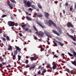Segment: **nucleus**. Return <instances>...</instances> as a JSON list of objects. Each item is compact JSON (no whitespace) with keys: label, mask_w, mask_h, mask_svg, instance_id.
<instances>
[{"label":"nucleus","mask_w":76,"mask_h":76,"mask_svg":"<svg viewBox=\"0 0 76 76\" xmlns=\"http://www.w3.org/2000/svg\"><path fill=\"white\" fill-rule=\"evenodd\" d=\"M30 67V66L29 65H26L25 66V67H26V68H28V67Z\"/></svg>","instance_id":"obj_46"},{"label":"nucleus","mask_w":76,"mask_h":76,"mask_svg":"<svg viewBox=\"0 0 76 76\" xmlns=\"http://www.w3.org/2000/svg\"><path fill=\"white\" fill-rule=\"evenodd\" d=\"M15 48H16V50H18V51L19 53H21V49L20 48L18 47L17 46H15Z\"/></svg>","instance_id":"obj_11"},{"label":"nucleus","mask_w":76,"mask_h":76,"mask_svg":"<svg viewBox=\"0 0 76 76\" xmlns=\"http://www.w3.org/2000/svg\"><path fill=\"white\" fill-rule=\"evenodd\" d=\"M48 26H51V24L50 23H49Z\"/></svg>","instance_id":"obj_61"},{"label":"nucleus","mask_w":76,"mask_h":76,"mask_svg":"<svg viewBox=\"0 0 76 76\" xmlns=\"http://www.w3.org/2000/svg\"><path fill=\"white\" fill-rule=\"evenodd\" d=\"M59 33H61V32H62V31H61V30H59Z\"/></svg>","instance_id":"obj_56"},{"label":"nucleus","mask_w":76,"mask_h":76,"mask_svg":"<svg viewBox=\"0 0 76 76\" xmlns=\"http://www.w3.org/2000/svg\"><path fill=\"white\" fill-rule=\"evenodd\" d=\"M34 39H38V38H37V36L35 35H34Z\"/></svg>","instance_id":"obj_41"},{"label":"nucleus","mask_w":76,"mask_h":76,"mask_svg":"<svg viewBox=\"0 0 76 76\" xmlns=\"http://www.w3.org/2000/svg\"><path fill=\"white\" fill-rule=\"evenodd\" d=\"M70 73L71 74H72V75H76V72L73 70H72L70 71Z\"/></svg>","instance_id":"obj_16"},{"label":"nucleus","mask_w":76,"mask_h":76,"mask_svg":"<svg viewBox=\"0 0 76 76\" xmlns=\"http://www.w3.org/2000/svg\"><path fill=\"white\" fill-rule=\"evenodd\" d=\"M40 74H41V71H40V70H39L38 72V74L40 75Z\"/></svg>","instance_id":"obj_50"},{"label":"nucleus","mask_w":76,"mask_h":76,"mask_svg":"<svg viewBox=\"0 0 76 76\" xmlns=\"http://www.w3.org/2000/svg\"><path fill=\"white\" fill-rule=\"evenodd\" d=\"M10 1H11V2H12V3H16V2L14 0H10Z\"/></svg>","instance_id":"obj_36"},{"label":"nucleus","mask_w":76,"mask_h":76,"mask_svg":"<svg viewBox=\"0 0 76 76\" xmlns=\"http://www.w3.org/2000/svg\"><path fill=\"white\" fill-rule=\"evenodd\" d=\"M26 24H22L21 25V26L22 27V28H23V29H25V27L26 26Z\"/></svg>","instance_id":"obj_21"},{"label":"nucleus","mask_w":76,"mask_h":76,"mask_svg":"<svg viewBox=\"0 0 76 76\" xmlns=\"http://www.w3.org/2000/svg\"><path fill=\"white\" fill-rule=\"evenodd\" d=\"M8 47H9V48L8 49V50H10L11 51H12L13 48H12V46L10 45H9Z\"/></svg>","instance_id":"obj_15"},{"label":"nucleus","mask_w":76,"mask_h":76,"mask_svg":"<svg viewBox=\"0 0 76 76\" xmlns=\"http://www.w3.org/2000/svg\"><path fill=\"white\" fill-rule=\"evenodd\" d=\"M28 10L30 11V12H32V10H33V9H32L30 8L28 9Z\"/></svg>","instance_id":"obj_35"},{"label":"nucleus","mask_w":76,"mask_h":76,"mask_svg":"<svg viewBox=\"0 0 76 76\" xmlns=\"http://www.w3.org/2000/svg\"><path fill=\"white\" fill-rule=\"evenodd\" d=\"M7 16V15H2V16L1 18H4V17H6Z\"/></svg>","instance_id":"obj_38"},{"label":"nucleus","mask_w":76,"mask_h":76,"mask_svg":"<svg viewBox=\"0 0 76 76\" xmlns=\"http://www.w3.org/2000/svg\"><path fill=\"white\" fill-rule=\"evenodd\" d=\"M26 1H27L25 0H23V3H24L25 5H26V3L27 4V2H26Z\"/></svg>","instance_id":"obj_29"},{"label":"nucleus","mask_w":76,"mask_h":76,"mask_svg":"<svg viewBox=\"0 0 76 76\" xmlns=\"http://www.w3.org/2000/svg\"><path fill=\"white\" fill-rule=\"evenodd\" d=\"M34 58H35V57H31V58H30L31 61H33Z\"/></svg>","instance_id":"obj_33"},{"label":"nucleus","mask_w":76,"mask_h":76,"mask_svg":"<svg viewBox=\"0 0 76 76\" xmlns=\"http://www.w3.org/2000/svg\"><path fill=\"white\" fill-rule=\"evenodd\" d=\"M74 9H76V4H75V5Z\"/></svg>","instance_id":"obj_64"},{"label":"nucleus","mask_w":76,"mask_h":76,"mask_svg":"<svg viewBox=\"0 0 76 76\" xmlns=\"http://www.w3.org/2000/svg\"><path fill=\"white\" fill-rule=\"evenodd\" d=\"M40 48H41V50H40L41 51H43L44 50V48H42V47H41Z\"/></svg>","instance_id":"obj_32"},{"label":"nucleus","mask_w":76,"mask_h":76,"mask_svg":"<svg viewBox=\"0 0 76 76\" xmlns=\"http://www.w3.org/2000/svg\"><path fill=\"white\" fill-rule=\"evenodd\" d=\"M12 56V59L13 60H15L16 59V55L14 54V55H11V56Z\"/></svg>","instance_id":"obj_18"},{"label":"nucleus","mask_w":76,"mask_h":76,"mask_svg":"<svg viewBox=\"0 0 76 76\" xmlns=\"http://www.w3.org/2000/svg\"><path fill=\"white\" fill-rule=\"evenodd\" d=\"M15 22L13 21H9L8 23L9 26H15Z\"/></svg>","instance_id":"obj_2"},{"label":"nucleus","mask_w":76,"mask_h":76,"mask_svg":"<svg viewBox=\"0 0 76 76\" xmlns=\"http://www.w3.org/2000/svg\"><path fill=\"white\" fill-rule=\"evenodd\" d=\"M28 60H26L25 62L26 64H28Z\"/></svg>","instance_id":"obj_47"},{"label":"nucleus","mask_w":76,"mask_h":76,"mask_svg":"<svg viewBox=\"0 0 76 76\" xmlns=\"http://www.w3.org/2000/svg\"><path fill=\"white\" fill-rule=\"evenodd\" d=\"M65 6L66 7H67L68 6V3L67 2H66L65 4Z\"/></svg>","instance_id":"obj_43"},{"label":"nucleus","mask_w":76,"mask_h":76,"mask_svg":"<svg viewBox=\"0 0 76 76\" xmlns=\"http://www.w3.org/2000/svg\"><path fill=\"white\" fill-rule=\"evenodd\" d=\"M7 5L9 6L11 8V9H13V8L12 6H13V5L9 3H7Z\"/></svg>","instance_id":"obj_14"},{"label":"nucleus","mask_w":76,"mask_h":76,"mask_svg":"<svg viewBox=\"0 0 76 76\" xmlns=\"http://www.w3.org/2000/svg\"><path fill=\"white\" fill-rule=\"evenodd\" d=\"M6 38L7 39V40H8V41H10V39L9 36H7Z\"/></svg>","instance_id":"obj_42"},{"label":"nucleus","mask_w":76,"mask_h":76,"mask_svg":"<svg viewBox=\"0 0 76 76\" xmlns=\"http://www.w3.org/2000/svg\"><path fill=\"white\" fill-rule=\"evenodd\" d=\"M27 4L28 7H31H31L33 8V9H34V8H35V6L34 5H33L31 6V3L29 1L27 2Z\"/></svg>","instance_id":"obj_1"},{"label":"nucleus","mask_w":76,"mask_h":76,"mask_svg":"<svg viewBox=\"0 0 76 76\" xmlns=\"http://www.w3.org/2000/svg\"><path fill=\"white\" fill-rule=\"evenodd\" d=\"M49 21L50 22L52 23V25H53L55 27H57V26H56V24H55V23H54L53 21L51 20H49Z\"/></svg>","instance_id":"obj_12"},{"label":"nucleus","mask_w":76,"mask_h":76,"mask_svg":"<svg viewBox=\"0 0 76 76\" xmlns=\"http://www.w3.org/2000/svg\"><path fill=\"white\" fill-rule=\"evenodd\" d=\"M44 33L42 31H39L38 34V35L40 37H42L44 35Z\"/></svg>","instance_id":"obj_9"},{"label":"nucleus","mask_w":76,"mask_h":76,"mask_svg":"<svg viewBox=\"0 0 76 76\" xmlns=\"http://www.w3.org/2000/svg\"><path fill=\"white\" fill-rule=\"evenodd\" d=\"M66 71L68 72V73H69L70 72V70L68 69H65Z\"/></svg>","instance_id":"obj_37"},{"label":"nucleus","mask_w":76,"mask_h":76,"mask_svg":"<svg viewBox=\"0 0 76 76\" xmlns=\"http://www.w3.org/2000/svg\"><path fill=\"white\" fill-rule=\"evenodd\" d=\"M36 9L37 12H39V9L38 8H37V9Z\"/></svg>","instance_id":"obj_58"},{"label":"nucleus","mask_w":76,"mask_h":76,"mask_svg":"<svg viewBox=\"0 0 76 76\" xmlns=\"http://www.w3.org/2000/svg\"><path fill=\"white\" fill-rule=\"evenodd\" d=\"M33 28L34 29V30L36 31H37V32H38V30H37V28H36V27H35V26L34 25H33Z\"/></svg>","instance_id":"obj_20"},{"label":"nucleus","mask_w":76,"mask_h":76,"mask_svg":"<svg viewBox=\"0 0 76 76\" xmlns=\"http://www.w3.org/2000/svg\"><path fill=\"white\" fill-rule=\"evenodd\" d=\"M18 61H20V59L21 58V56L19 55H18Z\"/></svg>","instance_id":"obj_24"},{"label":"nucleus","mask_w":76,"mask_h":76,"mask_svg":"<svg viewBox=\"0 0 76 76\" xmlns=\"http://www.w3.org/2000/svg\"><path fill=\"white\" fill-rule=\"evenodd\" d=\"M14 52V54L15 55H17V54H18V50H16L15 51H14L13 52Z\"/></svg>","instance_id":"obj_23"},{"label":"nucleus","mask_w":76,"mask_h":76,"mask_svg":"<svg viewBox=\"0 0 76 76\" xmlns=\"http://www.w3.org/2000/svg\"><path fill=\"white\" fill-rule=\"evenodd\" d=\"M47 67H48V68H49L50 69V70H52V69H53V68H52V67H51L50 65L48 64Z\"/></svg>","instance_id":"obj_19"},{"label":"nucleus","mask_w":76,"mask_h":76,"mask_svg":"<svg viewBox=\"0 0 76 76\" xmlns=\"http://www.w3.org/2000/svg\"><path fill=\"white\" fill-rule=\"evenodd\" d=\"M46 69H43V70L42 71V73H45L46 72Z\"/></svg>","instance_id":"obj_34"},{"label":"nucleus","mask_w":76,"mask_h":76,"mask_svg":"<svg viewBox=\"0 0 76 76\" xmlns=\"http://www.w3.org/2000/svg\"><path fill=\"white\" fill-rule=\"evenodd\" d=\"M52 31L53 32V33H54V34H56L57 32L56 31L54 30H53Z\"/></svg>","instance_id":"obj_31"},{"label":"nucleus","mask_w":76,"mask_h":76,"mask_svg":"<svg viewBox=\"0 0 76 76\" xmlns=\"http://www.w3.org/2000/svg\"><path fill=\"white\" fill-rule=\"evenodd\" d=\"M44 33L45 35H46L47 37H49V38H51V35H50L49 33H48V31H44Z\"/></svg>","instance_id":"obj_6"},{"label":"nucleus","mask_w":76,"mask_h":76,"mask_svg":"<svg viewBox=\"0 0 76 76\" xmlns=\"http://www.w3.org/2000/svg\"><path fill=\"white\" fill-rule=\"evenodd\" d=\"M61 62L63 63H66V62L64 61H61Z\"/></svg>","instance_id":"obj_57"},{"label":"nucleus","mask_w":76,"mask_h":76,"mask_svg":"<svg viewBox=\"0 0 76 76\" xmlns=\"http://www.w3.org/2000/svg\"><path fill=\"white\" fill-rule=\"evenodd\" d=\"M68 54L70 56V57H73V54H71L70 53L68 52Z\"/></svg>","instance_id":"obj_27"},{"label":"nucleus","mask_w":76,"mask_h":76,"mask_svg":"<svg viewBox=\"0 0 76 76\" xmlns=\"http://www.w3.org/2000/svg\"><path fill=\"white\" fill-rule=\"evenodd\" d=\"M36 23L38 24V25H39L40 26H41V27L42 28H46V27H45V26H44L42 24L40 23L38 21H36Z\"/></svg>","instance_id":"obj_4"},{"label":"nucleus","mask_w":76,"mask_h":76,"mask_svg":"<svg viewBox=\"0 0 76 76\" xmlns=\"http://www.w3.org/2000/svg\"><path fill=\"white\" fill-rule=\"evenodd\" d=\"M53 42L54 44L56 46V47H57V45L56 42H55V41H53Z\"/></svg>","instance_id":"obj_40"},{"label":"nucleus","mask_w":76,"mask_h":76,"mask_svg":"<svg viewBox=\"0 0 76 76\" xmlns=\"http://www.w3.org/2000/svg\"><path fill=\"white\" fill-rule=\"evenodd\" d=\"M73 44H74V45H76V43L74 42L73 43Z\"/></svg>","instance_id":"obj_63"},{"label":"nucleus","mask_w":76,"mask_h":76,"mask_svg":"<svg viewBox=\"0 0 76 76\" xmlns=\"http://www.w3.org/2000/svg\"><path fill=\"white\" fill-rule=\"evenodd\" d=\"M44 13L45 18H48V17H49V16H50L49 14L46 12H45Z\"/></svg>","instance_id":"obj_8"},{"label":"nucleus","mask_w":76,"mask_h":76,"mask_svg":"<svg viewBox=\"0 0 76 76\" xmlns=\"http://www.w3.org/2000/svg\"><path fill=\"white\" fill-rule=\"evenodd\" d=\"M2 63L3 65H5V64H6V62H2Z\"/></svg>","instance_id":"obj_53"},{"label":"nucleus","mask_w":76,"mask_h":76,"mask_svg":"<svg viewBox=\"0 0 76 76\" xmlns=\"http://www.w3.org/2000/svg\"><path fill=\"white\" fill-rule=\"evenodd\" d=\"M42 67V65H39V66L38 68V69H40V68H41V67Z\"/></svg>","instance_id":"obj_54"},{"label":"nucleus","mask_w":76,"mask_h":76,"mask_svg":"<svg viewBox=\"0 0 76 76\" xmlns=\"http://www.w3.org/2000/svg\"><path fill=\"white\" fill-rule=\"evenodd\" d=\"M0 60L1 62H2V61H4V58H1V57H0Z\"/></svg>","instance_id":"obj_26"},{"label":"nucleus","mask_w":76,"mask_h":76,"mask_svg":"<svg viewBox=\"0 0 76 76\" xmlns=\"http://www.w3.org/2000/svg\"><path fill=\"white\" fill-rule=\"evenodd\" d=\"M37 6L39 9H42V7L40 5V3H39L37 4Z\"/></svg>","instance_id":"obj_22"},{"label":"nucleus","mask_w":76,"mask_h":76,"mask_svg":"<svg viewBox=\"0 0 76 76\" xmlns=\"http://www.w3.org/2000/svg\"><path fill=\"white\" fill-rule=\"evenodd\" d=\"M46 42H47L48 44V45H50V42H49V41L48 40H46Z\"/></svg>","instance_id":"obj_44"},{"label":"nucleus","mask_w":76,"mask_h":76,"mask_svg":"<svg viewBox=\"0 0 76 76\" xmlns=\"http://www.w3.org/2000/svg\"><path fill=\"white\" fill-rule=\"evenodd\" d=\"M4 41H6V39L4 38H3L2 39Z\"/></svg>","instance_id":"obj_49"},{"label":"nucleus","mask_w":76,"mask_h":76,"mask_svg":"<svg viewBox=\"0 0 76 76\" xmlns=\"http://www.w3.org/2000/svg\"><path fill=\"white\" fill-rule=\"evenodd\" d=\"M53 56H54L56 58H58V56H57V54L54 55L53 54Z\"/></svg>","instance_id":"obj_39"},{"label":"nucleus","mask_w":76,"mask_h":76,"mask_svg":"<svg viewBox=\"0 0 76 76\" xmlns=\"http://www.w3.org/2000/svg\"><path fill=\"white\" fill-rule=\"evenodd\" d=\"M71 63H72V64H73V65H74V66H76V59L75 58V61H71Z\"/></svg>","instance_id":"obj_13"},{"label":"nucleus","mask_w":76,"mask_h":76,"mask_svg":"<svg viewBox=\"0 0 76 76\" xmlns=\"http://www.w3.org/2000/svg\"><path fill=\"white\" fill-rule=\"evenodd\" d=\"M69 10L71 12H72L73 10V6H71L70 7Z\"/></svg>","instance_id":"obj_28"},{"label":"nucleus","mask_w":76,"mask_h":76,"mask_svg":"<svg viewBox=\"0 0 76 76\" xmlns=\"http://www.w3.org/2000/svg\"><path fill=\"white\" fill-rule=\"evenodd\" d=\"M36 67V65L33 64L31 65L30 67L29 68V69L30 70H31V69H33L35 68V67Z\"/></svg>","instance_id":"obj_10"},{"label":"nucleus","mask_w":76,"mask_h":76,"mask_svg":"<svg viewBox=\"0 0 76 76\" xmlns=\"http://www.w3.org/2000/svg\"><path fill=\"white\" fill-rule=\"evenodd\" d=\"M56 34L58 36H59V35H60V34H59V33H58L57 32L56 33Z\"/></svg>","instance_id":"obj_59"},{"label":"nucleus","mask_w":76,"mask_h":76,"mask_svg":"<svg viewBox=\"0 0 76 76\" xmlns=\"http://www.w3.org/2000/svg\"><path fill=\"white\" fill-rule=\"evenodd\" d=\"M3 36L4 37H5V38H7V36L6 35V34H4Z\"/></svg>","instance_id":"obj_55"},{"label":"nucleus","mask_w":76,"mask_h":76,"mask_svg":"<svg viewBox=\"0 0 76 76\" xmlns=\"http://www.w3.org/2000/svg\"><path fill=\"white\" fill-rule=\"evenodd\" d=\"M67 26L69 28H73L74 27V26L72 23H70V22H69L67 24Z\"/></svg>","instance_id":"obj_3"},{"label":"nucleus","mask_w":76,"mask_h":76,"mask_svg":"<svg viewBox=\"0 0 76 76\" xmlns=\"http://www.w3.org/2000/svg\"><path fill=\"white\" fill-rule=\"evenodd\" d=\"M58 43V45H61V47H63V46L64 45V43H61V42H59Z\"/></svg>","instance_id":"obj_17"},{"label":"nucleus","mask_w":76,"mask_h":76,"mask_svg":"<svg viewBox=\"0 0 76 76\" xmlns=\"http://www.w3.org/2000/svg\"><path fill=\"white\" fill-rule=\"evenodd\" d=\"M45 64H48V63H47V61H45Z\"/></svg>","instance_id":"obj_62"},{"label":"nucleus","mask_w":76,"mask_h":76,"mask_svg":"<svg viewBox=\"0 0 76 76\" xmlns=\"http://www.w3.org/2000/svg\"><path fill=\"white\" fill-rule=\"evenodd\" d=\"M47 52H45V55L46 56H47V57H48V56H49V55H47Z\"/></svg>","instance_id":"obj_45"},{"label":"nucleus","mask_w":76,"mask_h":76,"mask_svg":"<svg viewBox=\"0 0 76 76\" xmlns=\"http://www.w3.org/2000/svg\"><path fill=\"white\" fill-rule=\"evenodd\" d=\"M26 19L28 20H31V18L30 17H28V16H27L26 17Z\"/></svg>","instance_id":"obj_25"},{"label":"nucleus","mask_w":76,"mask_h":76,"mask_svg":"<svg viewBox=\"0 0 76 76\" xmlns=\"http://www.w3.org/2000/svg\"><path fill=\"white\" fill-rule=\"evenodd\" d=\"M25 30L26 31H27L29 30V28H25Z\"/></svg>","instance_id":"obj_52"},{"label":"nucleus","mask_w":76,"mask_h":76,"mask_svg":"<svg viewBox=\"0 0 76 76\" xmlns=\"http://www.w3.org/2000/svg\"><path fill=\"white\" fill-rule=\"evenodd\" d=\"M41 70H44V69H44V67H43L41 68Z\"/></svg>","instance_id":"obj_60"},{"label":"nucleus","mask_w":76,"mask_h":76,"mask_svg":"<svg viewBox=\"0 0 76 76\" xmlns=\"http://www.w3.org/2000/svg\"><path fill=\"white\" fill-rule=\"evenodd\" d=\"M63 13L64 14H65V13L66 12V11H65V10H63Z\"/></svg>","instance_id":"obj_51"},{"label":"nucleus","mask_w":76,"mask_h":76,"mask_svg":"<svg viewBox=\"0 0 76 76\" xmlns=\"http://www.w3.org/2000/svg\"><path fill=\"white\" fill-rule=\"evenodd\" d=\"M19 35H20V37H23V35L20 33H19Z\"/></svg>","instance_id":"obj_48"},{"label":"nucleus","mask_w":76,"mask_h":76,"mask_svg":"<svg viewBox=\"0 0 76 76\" xmlns=\"http://www.w3.org/2000/svg\"><path fill=\"white\" fill-rule=\"evenodd\" d=\"M34 15H37V16H38V17H39H39L42 18V17L43 16L42 14L41 13H39L38 14H37V13H35Z\"/></svg>","instance_id":"obj_7"},{"label":"nucleus","mask_w":76,"mask_h":76,"mask_svg":"<svg viewBox=\"0 0 76 76\" xmlns=\"http://www.w3.org/2000/svg\"><path fill=\"white\" fill-rule=\"evenodd\" d=\"M67 35H68V37H70V38H72L73 41H76V38L74 37L73 36L70 35L68 33H67Z\"/></svg>","instance_id":"obj_5"},{"label":"nucleus","mask_w":76,"mask_h":76,"mask_svg":"<svg viewBox=\"0 0 76 76\" xmlns=\"http://www.w3.org/2000/svg\"><path fill=\"white\" fill-rule=\"evenodd\" d=\"M56 67L57 66H56V65H54L53 66V69H54H54H56Z\"/></svg>","instance_id":"obj_30"}]
</instances>
